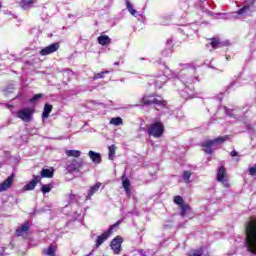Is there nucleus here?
Listing matches in <instances>:
<instances>
[{"instance_id": "1", "label": "nucleus", "mask_w": 256, "mask_h": 256, "mask_svg": "<svg viewBox=\"0 0 256 256\" xmlns=\"http://www.w3.org/2000/svg\"><path fill=\"white\" fill-rule=\"evenodd\" d=\"M246 247L250 253L256 255V218L247 222L245 227Z\"/></svg>"}, {"instance_id": "2", "label": "nucleus", "mask_w": 256, "mask_h": 256, "mask_svg": "<svg viewBox=\"0 0 256 256\" xmlns=\"http://www.w3.org/2000/svg\"><path fill=\"white\" fill-rule=\"evenodd\" d=\"M231 137L229 135L219 136L212 140H206L200 144V147L206 155H213V147H217L220 143H225L229 141Z\"/></svg>"}, {"instance_id": "3", "label": "nucleus", "mask_w": 256, "mask_h": 256, "mask_svg": "<svg viewBox=\"0 0 256 256\" xmlns=\"http://www.w3.org/2000/svg\"><path fill=\"white\" fill-rule=\"evenodd\" d=\"M143 107H151L157 105L158 107H165L166 101L163 98L158 99L157 94H146L140 101Z\"/></svg>"}, {"instance_id": "4", "label": "nucleus", "mask_w": 256, "mask_h": 256, "mask_svg": "<svg viewBox=\"0 0 256 256\" xmlns=\"http://www.w3.org/2000/svg\"><path fill=\"white\" fill-rule=\"evenodd\" d=\"M146 131L149 137L159 139L165 133V125H163V122H154L147 126Z\"/></svg>"}, {"instance_id": "5", "label": "nucleus", "mask_w": 256, "mask_h": 256, "mask_svg": "<svg viewBox=\"0 0 256 256\" xmlns=\"http://www.w3.org/2000/svg\"><path fill=\"white\" fill-rule=\"evenodd\" d=\"M121 223H123V220H118L115 224L111 225L107 231L102 233L100 236H97L96 243H95L96 249H99V246L102 243H105L107 239H109V236L111 235V233H113L114 229L119 227Z\"/></svg>"}, {"instance_id": "6", "label": "nucleus", "mask_w": 256, "mask_h": 256, "mask_svg": "<svg viewBox=\"0 0 256 256\" xmlns=\"http://www.w3.org/2000/svg\"><path fill=\"white\" fill-rule=\"evenodd\" d=\"M35 109L32 107H26L17 111L18 119H21L24 123H31L33 121V114Z\"/></svg>"}, {"instance_id": "7", "label": "nucleus", "mask_w": 256, "mask_h": 256, "mask_svg": "<svg viewBox=\"0 0 256 256\" xmlns=\"http://www.w3.org/2000/svg\"><path fill=\"white\" fill-rule=\"evenodd\" d=\"M173 202L175 203V205L179 206L181 217H186L187 213L191 211V206L185 203V200H183V198L180 195L174 196Z\"/></svg>"}, {"instance_id": "8", "label": "nucleus", "mask_w": 256, "mask_h": 256, "mask_svg": "<svg viewBox=\"0 0 256 256\" xmlns=\"http://www.w3.org/2000/svg\"><path fill=\"white\" fill-rule=\"evenodd\" d=\"M216 180L218 183H222L224 187H229V176L227 175V168L225 166L218 168Z\"/></svg>"}, {"instance_id": "9", "label": "nucleus", "mask_w": 256, "mask_h": 256, "mask_svg": "<svg viewBox=\"0 0 256 256\" xmlns=\"http://www.w3.org/2000/svg\"><path fill=\"white\" fill-rule=\"evenodd\" d=\"M83 165L84 162L82 160L73 159L67 163V170L69 173H79Z\"/></svg>"}, {"instance_id": "10", "label": "nucleus", "mask_w": 256, "mask_h": 256, "mask_svg": "<svg viewBox=\"0 0 256 256\" xmlns=\"http://www.w3.org/2000/svg\"><path fill=\"white\" fill-rule=\"evenodd\" d=\"M59 47H61V44L59 42L52 43L49 46H46L43 49H41L40 55H42V57H45L47 55L57 53V51H59Z\"/></svg>"}, {"instance_id": "11", "label": "nucleus", "mask_w": 256, "mask_h": 256, "mask_svg": "<svg viewBox=\"0 0 256 256\" xmlns=\"http://www.w3.org/2000/svg\"><path fill=\"white\" fill-rule=\"evenodd\" d=\"M123 244V237L121 236H116L114 239L111 241V249L114 252V255H119L121 253V245Z\"/></svg>"}, {"instance_id": "12", "label": "nucleus", "mask_w": 256, "mask_h": 256, "mask_svg": "<svg viewBox=\"0 0 256 256\" xmlns=\"http://www.w3.org/2000/svg\"><path fill=\"white\" fill-rule=\"evenodd\" d=\"M14 181H15V174H11L7 179H5L0 184V193H3V191H7V189H11V187H13Z\"/></svg>"}, {"instance_id": "13", "label": "nucleus", "mask_w": 256, "mask_h": 256, "mask_svg": "<svg viewBox=\"0 0 256 256\" xmlns=\"http://www.w3.org/2000/svg\"><path fill=\"white\" fill-rule=\"evenodd\" d=\"M41 183V176L39 175H33V178L31 181L24 186V191H33L35 187H37V184Z\"/></svg>"}, {"instance_id": "14", "label": "nucleus", "mask_w": 256, "mask_h": 256, "mask_svg": "<svg viewBox=\"0 0 256 256\" xmlns=\"http://www.w3.org/2000/svg\"><path fill=\"white\" fill-rule=\"evenodd\" d=\"M29 229V221H26L15 230L16 237H25L29 233Z\"/></svg>"}, {"instance_id": "15", "label": "nucleus", "mask_w": 256, "mask_h": 256, "mask_svg": "<svg viewBox=\"0 0 256 256\" xmlns=\"http://www.w3.org/2000/svg\"><path fill=\"white\" fill-rule=\"evenodd\" d=\"M88 157L91 159V161L93 162V163H95L96 165H99L100 163H101V161H102V159H101V153H99V152H95V151H93V150H90L89 152H88Z\"/></svg>"}, {"instance_id": "16", "label": "nucleus", "mask_w": 256, "mask_h": 256, "mask_svg": "<svg viewBox=\"0 0 256 256\" xmlns=\"http://www.w3.org/2000/svg\"><path fill=\"white\" fill-rule=\"evenodd\" d=\"M42 255L57 256V246L50 244L48 248L42 250Z\"/></svg>"}, {"instance_id": "17", "label": "nucleus", "mask_w": 256, "mask_h": 256, "mask_svg": "<svg viewBox=\"0 0 256 256\" xmlns=\"http://www.w3.org/2000/svg\"><path fill=\"white\" fill-rule=\"evenodd\" d=\"M53 175H55V169L51 168H43L41 170V176L44 179H52Z\"/></svg>"}, {"instance_id": "18", "label": "nucleus", "mask_w": 256, "mask_h": 256, "mask_svg": "<svg viewBox=\"0 0 256 256\" xmlns=\"http://www.w3.org/2000/svg\"><path fill=\"white\" fill-rule=\"evenodd\" d=\"M36 2L37 0H20V7H22L24 11H27L31 9Z\"/></svg>"}, {"instance_id": "19", "label": "nucleus", "mask_w": 256, "mask_h": 256, "mask_svg": "<svg viewBox=\"0 0 256 256\" xmlns=\"http://www.w3.org/2000/svg\"><path fill=\"white\" fill-rule=\"evenodd\" d=\"M253 5H255V2H251L248 5H244L237 11V15H249V13L251 12V7H253Z\"/></svg>"}, {"instance_id": "20", "label": "nucleus", "mask_w": 256, "mask_h": 256, "mask_svg": "<svg viewBox=\"0 0 256 256\" xmlns=\"http://www.w3.org/2000/svg\"><path fill=\"white\" fill-rule=\"evenodd\" d=\"M100 187H101L100 182H98L94 186L90 187V189L88 190V195L86 196L87 201H89V199H91V197H93V195H95V193H97V191H99Z\"/></svg>"}, {"instance_id": "21", "label": "nucleus", "mask_w": 256, "mask_h": 256, "mask_svg": "<svg viewBox=\"0 0 256 256\" xmlns=\"http://www.w3.org/2000/svg\"><path fill=\"white\" fill-rule=\"evenodd\" d=\"M51 111H53V105L46 103L44 105V110L42 112V118L49 119V115H51Z\"/></svg>"}, {"instance_id": "22", "label": "nucleus", "mask_w": 256, "mask_h": 256, "mask_svg": "<svg viewBox=\"0 0 256 256\" xmlns=\"http://www.w3.org/2000/svg\"><path fill=\"white\" fill-rule=\"evenodd\" d=\"M98 43L99 45H102V47H105V45H110L111 38L107 35H101L98 37Z\"/></svg>"}, {"instance_id": "23", "label": "nucleus", "mask_w": 256, "mask_h": 256, "mask_svg": "<svg viewBox=\"0 0 256 256\" xmlns=\"http://www.w3.org/2000/svg\"><path fill=\"white\" fill-rule=\"evenodd\" d=\"M210 41V45L213 49H219V47H221V39L217 37H212L210 38Z\"/></svg>"}, {"instance_id": "24", "label": "nucleus", "mask_w": 256, "mask_h": 256, "mask_svg": "<svg viewBox=\"0 0 256 256\" xmlns=\"http://www.w3.org/2000/svg\"><path fill=\"white\" fill-rule=\"evenodd\" d=\"M117 151V146H115L114 144H112L111 146H109V154H108V159H110V161H113V159H115V153Z\"/></svg>"}, {"instance_id": "25", "label": "nucleus", "mask_w": 256, "mask_h": 256, "mask_svg": "<svg viewBox=\"0 0 256 256\" xmlns=\"http://www.w3.org/2000/svg\"><path fill=\"white\" fill-rule=\"evenodd\" d=\"M65 155H67V157H81V151L79 150H66L65 151Z\"/></svg>"}, {"instance_id": "26", "label": "nucleus", "mask_w": 256, "mask_h": 256, "mask_svg": "<svg viewBox=\"0 0 256 256\" xmlns=\"http://www.w3.org/2000/svg\"><path fill=\"white\" fill-rule=\"evenodd\" d=\"M121 179H122V185H123L124 189H126V190L130 189L131 181L127 178V176L125 174H123Z\"/></svg>"}, {"instance_id": "27", "label": "nucleus", "mask_w": 256, "mask_h": 256, "mask_svg": "<svg viewBox=\"0 0 256 256\" xmlns=\"http://www.w3.org/2000/svg\"><path fill=\"white\" fill-rule=\"evenodd\" d=\"M53 189V184H44L42 185L40 191H42L43 195H47V193H51V190Z\"/></svg>"}, {"instance_id": "28", "label": "nucleus", "mask_w": 256, "mask_h": 256, "mask_svg": "<svg viewBox=\"0 0 256 256\" xmlns=\"http://www.w3.org/2000/svg\"><path fill=\"white\" fill-rule=\"evenodd\" d=\"M111 125H115L119 127V125H123V119L121 117H114L110 120Z\"/></svg>"}, {"instance_id": "29", "label": "nucleus", "mask_w": 256, "mask_h": 256, "mask_svg": "<svg viewBox=\"0 0 256 256\" xmlns=\"http://www.w3.org/2000/svg\"><path fill=\"white\" fill-rule=\"evenodd\" d=\"M107 73H109V71H102V72H99L97 74H95L93 76V80L94 81H97V79H104L105 78V75H107Z\"/></svg>"}, {"instance_id": "30", "label": "nucleus", "mask_w": 256, "mask_h": 256, "mask_svg": "<svg viewBox=\"0 0 256 256\" xmlns=\"http://www.w3.org/2000/svg\"><path fill=\"white\" fill-rule=\"evenodd\" d=\"M126 8L131 15H135L137 13V10L133 8V4H131L129 1H126Z\"/></svg>"}, {"instance_id": "31", "label": "nucleus", "mask_w": 256, "mask_h": 256, "mask_svg": "<svg viewBox=\"0 0 256 256\" xmlns=\"http://www.w3.org/2000/svg\"><path fill=\"white\" fill-rule=\"evenodd\" d=\"M187 256H203V250H191Z\"/></svg>"}, {"instance_id": "32", "label": "nucleus", "mask_w": 256, "mask_h": 256, "mask_svg": "<svg viewBox=\"0 0 256 256\" xmlns=\"http://www.w3.org/2000/svg\"><path fill=\"white\" fill-rule=\"evenodd\" d=\"M43 97V94H35L32 98H30L29 103H35L36 101H39Z\"/></svg>"}, {"instance_id": "33", "label": "nucleus", "mask_w": 256, "mask_h": 256, "mask_svg": "<svg viewBox=\"0 0 256 256\" xmlns=\"http://www.w3.org/2000/svg\"><path fill=\"white\" fill-rule=\"evenodd\" d=\"M183 179H184L185 183H189V180L191 179V172L184 171L183 172Z\"/></svg>"}, {"instance_id": "34", "label": "nucleus", "mask_w": 256, "mask_h": 256, "mask_svg": "<svg viewBox=\"0 0 256 256\" xmlns=\"http://www.w3.org/2000/svg\"><path fill=\"white\" fill-rule=\"evenodd\" d=\"M249 175H251L252 177H255L256 175V166H252L249 168Z\"/></svg>"}, {"instance_id": "35", "label": "nucleus", "mask_w": 256, "mask_h": 256, "mask_svg": "<svg viewBox=\"0 0 256 256\" xmlns=\"http://www.w3.org/2000/svg\"><path fill=\"white\" fill-rule=\"evenodd\" d=\"M230 156L231 157H238L239 153L236 150H233L232 152H230Z\"/></svg>"}, {"instance_id": "36", "label": "nucleus", "mask_w": 256, "mask_h": 256, "mask_svg": "<svg viewBox=\"0 0 256 256\" xmlns=\"http://www.w3.org/2000/svg\"><path fill=\"white\" fill-rule=\"evenodd\" d=\"M127 197H131V188H128V189H124Z\"/></svg>"}, {"instance_id": "37", "label": "nucleus", "mask_w": 256, "mask_h": 256, "mask_svg": "<svg viewBox=\"0 0 256 256\" xmlns=\"http://www.w3.org/2000/svg\"><path fill=\"white\" fill-rule=\"evenodd\" d=\"M68 197H69L70 201H75V197H76L75 194L70 193Z\"/></svg>"}, {"instance_id": "38", "label": "nucleus", "mask_w": 256, "mask_h": 256, "mask_svg": "<svg viewBox=\"0 0 256 256\" xmlns=\"http://www.w3.org/2000/svg\"><path fill=\"white\" fill-rule=\"evenodd\" d=\"M115 65H119V62H116Z\"/></svg>"}, {"instance_id": "39", "label": "nucleus", "mask_w": 256, "mask_h": 256, "mask_svg": "<svg viewBox=\"0 0 256 256\" xmlns=\"http://www.w3.org/2000/svg\"><path fill=\"white\" fill-rule=\"evenodd\" d=\"M0 256H3V253H0Z\"/></svg>"}, {"instance_id": "40", "label": "nucleus", "mask_w": 256, "mask_h": 256, "mask_svg": "<svg viewBox=\"0 0 256 256\" xmlns=\"http://www.w3.org/2000/svg\"><path fill=\"white\" fill-rule=\"evenodd\" d=\"M1 7H2V6H1V4H0V10H1Z\"/></svg>"}]
</instances>
